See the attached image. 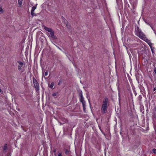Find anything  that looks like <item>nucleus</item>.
<instances>
[{
    "label": "nucleus",
    "mask_w": 156,
    "mask_h": 156,
    "mask_svg": "<svg viewBox=\"0 0 156 156\" xmlns=\"http://www.w3.org/2000/svg\"><path fill=\"white\" fill-rule=\"evenodd\" d=\"M135 33L136 35L142 40H143L146 37L145 35L141 31L140 29L138 27L135 29Z\"/></svg>",
    "instance_id": "1"
},
{
    "label": "nucleus",
    "mask_w": 156,
    "mask_h": 156,
    "mask_svg": "<svg viewBox=\"0 0 156 156\" xmlns=\"http://www.w3.org/2000/svg\"><path fill=\"white\" fill-rule=\"evenodd\" d=\"M108 99L107 98H105L103 101L102 106V112L105 113H106L107 109V104Z\"/></svg>",
    "instance_id": "2"
},
{
    "label": "nucleus",
    "mask_w": 156,
    "mask_h": 156,
    "mask_svg": "<svg viewBox=\"0 0 156 156\" xmlns=\"http://www.w3.org/2000/svg\"><path fill=\"white\" fill-rule=\"evenodd\" d=\"M33 81L34 86L36 88V91L38 90L39 89V83L34 77L33 78Z\"/></svg>",
    "instance_id": "3"
},
{
    "label": "nucleus",
    "mask_w": 156,
    "mask_h": 156,
    "mask_svg": "<svg viewBox=\"0 0 156 156\" xmlns=\"http://www.w3.org/2000/svg\"><path fill=\"white\" fill-rule=\"evenodd\" d=\"M145 42H146L149 45V46L151 48L152 45V44L151 43V41L148 40L147 38L146 37L144 38L143 40Z\"/></svg>",
    "instance_id": "4"
},
{
    "label": "nucleus",
    "mask_w": 156,
    "mask_h": 156,
    "mask_svg": "<svg viewBox=\"0 0 156 156\" xmlns=\"http://www.w3.org/2000/svg\"><path fill=\"white\" fill-rule=\"evenodd\" d=\"M17 62L19 64V65L18 66V69L20 71L21 70L22 67L23 66V62L20 61H18Z\"/></svg>",
    "instance_id": "5"
},
{
    "label": "nucleus",
    "mask_w": 156,
    "mask_h": 156,
    "mask_svg": "<svg viewBox=\"0 0 156 156\" xmlns=\"http://www.w3.org/2000/svg\"><path fill=\"white\" fill-rule=\"evenodd\" d=\"M80 101L82 103L83 107H84V105H85V102L84 100L83 97H80Z\"/></svg>",
    "instance_id": "6"
},
{
    "label": "nucleus",
    "mask_w": 156,
    "mask_h": 156,
    "mask_svg": "<svg viewBox=\"0 0 156 156\" xmlns=\"http://www.w3.org/2000/svg\"><path fill=\"white\" fill-rule=\"evenodd\" d=\"M50 34H49V36H51L53 38H55V36L54 35V31L52 30L51 32H50Z\"/></svg>",
    "instance_id": "7"
},
{
    "label": "nucleus",
    "mask_w": 156,
    "mask_h": 156,
    "mask_svg": "<svg viewBox=\"0 0 156 156\" xmlns=\"http://www.w3.org/2000/svg\"><path fill=\"white\" fill-rule=\"evenodd\" d=\"M44 29L46 31L50 32H51V31H52V30L51 29V28H48V27H46L45 26H44Z\"/></svg>",
    "instance_id": "8"
},
{
    "label": "nucleus",
    "mask_w": 156,
    "mask_h": 156,
    "mask_svg": "<svg viewBox=\"0 0 156 156\" xmlns=\"http://www.w3.org/2000/svg\"><path fill=\"white\" fill-rule=\"evenodd\" d=\"M23 1V0H18V3L19 7H22Z\"/></svg>",
    "instance_id": "9"
},
{
    "label": "nucleus",
    "mask_w": 156,
    "mask_h": 156,
    "mask_svg": "<svg viewBox=\"0 0 156 156\" xmlns=\"http://www.w3.org/2000/svg\"><path fill=\"white\" fill-rule=\"evenodd\" d=\"M37 5H36L34 6H33L32 8V9H31V13H32V12H34V10H35V9H36L37 8V6H36Z\"/></svg>",
    "instance_id": "10"
},
{
    "label": "nucleus",
    "mask_w": 156,
    "mask_h": 156,
    "mask_svg": "<svg viewBox=\"0 0 156 156\" xmlns=\"http://www.w3.org/2000/svg\"><path fill=\"white\" fill-rule=\"evenodd\" d=\"M7 149V144H5L3 147V152L5 153L6 152L5 151Z\"/></svg>",
    "instance_id": "11"
},
{
    "label": "nucleus",
    "mask_w": 156,
    "mask_h": 156,
    "mask_svg": "<svg viewBox=\"0 0 156 156\" xmlns=\"http://www.w3.org/2000/svg\"><path fill=\"white\" fill-rule=\"evenodd\" d=\"M64 150L65 151V154H66L68 155L69 154V152H70L69 150L67 149H65Z\"/></svg>",
    "instance_id": "12"
},
{
    "label": "nucleus",
    "mask_w": 156,
    "mask_h": 156,
    "mask_svg": "<svg viewBox=\"0 0 156 156\" xmlns=\"http://www.w3.org/2000/svg\"><path fill=\"white\" fill-rule=\"evenodd\" d=\"M54 86V83H52L49 86V87L51 88H53V87Z\"/></svg>",
    "instance_id": "13"
},
{
    "label": "nucleus",
    "mask_w": 156,
    "mask_h": 156,
    "mask_svg": "<svg viewBox=\"0 0 156 156\" xmlns=\"http://www.w3.org/2000/svg\"><path fill=\"white\" fill-rule=\"evenodd\" d=\"M3 10L2 8V7H0V14L2 13L3 12Z\"/></svg>",
    "instance_id": "14"
},
{
    "label": "nucleus",
    "mask_w": 156,
    "mask_h": 156,
    "mask_svg": "<svg viewBox=\"0 0 156 156\" xmlns=\"http://www.w3.org/2000/svg\"><path fill=\"white\" fill-rule=\"evenodd\" d=\"M79 95L80 97H82L83 96L82 94V92L81 91H80L79 92Z\"/></svg>",
    "instance_id": "15"
},
{
    "label": "nucleus",
    "mask_w": 156,
    "mask_h": 156,
    "mask_svg": "<svg viewBox=\"0 0 156 156\" xmlns=\"http://www.w3.org/2000/svg\"><path fill=\"white\" fill-rule=\"evenodd\" d=\"M31 14L32 17L37 16L36 14L34 13V12H32V13H31Z\"/></svg>",
    "instance_id": "16"
},
{
    "label": "nucleus",
    "mask_w": 156,
    "mask_h": 156,
    "mask_svg": "<svg viewBox=\"0 0 156 156\" xmlns=\"http://www.w3.org/2000/svg\"><path fill=\"white\" fill-rule=\"evenodd\" d=\"M48 71H46V72L44 73V76H47V75H48Z\"/></svg>",
    "instance_id": "17"
},
{
    "label": "nucleus",
    "mask_w": 156,
    "mask_h": 156,
    "mask_svg": "<svg viewBox=\"0 0 156 156\" xmlns=\"http://www.w3.org/2000/svg\"><path fill=\"white\" fill-rule=\"evenodd\" d=\"M153 152L156 154V149H153Z\"/></svg>",
    "instance_id": "18"
},
{
    "label": "nucleus",
    "mask_w": 156,
    "mask_h": 156,
    "mask_svg": "<svg viewBox=\"0 0 156 156\" xmlns=\"http://www.w3.org/2000/svg\"><path fill=\"white\" fill-rule=\"evenodd\" d=\"M57 93H55L52 94L53 96H55L57 95Z\"/></svg>",
    "instance_id": "19"
},
{
    "label": "nucleus",
    "mask_w": 156,
    "mask_h": 156,
    "mask_svg": "<svg viewBox=\"0 0 156 156\" xmlns=\"http://www.w3.org/2000/svg\"><path fill=\"white\" fill-rule=\"evenodd\" d=\"M58 156H63L62 155L61 153H58Z\"/></svg>",
    "instance_id": "20"
},
{
    "label": "nucleus",
    "mask_w": 156,
    "mask_h": 156,
    "mask_svg": "<svg viewBox=\"0 0 156 156\" xmlns=\"http://www.w3.org/2000/svg\"><path fill=\"white\" fill-rule=\"evenodd\" d=\"M52 151L54 153H55L56 152V150L54 148L52 150Z\"/></svg>",
    "instance_id": "21"
},
{
    "label": "nucleus",
    "mask_w": 156,
    "mask_h": 156,
    "mask_svg": "<svg viewBox=\"0 0 156 156\" xmlns=\"http://www.w3.org/2000/svg\"><path fill=\"white\" fill-rule=\"evenodd\" d=\"M154 71L156 75V68L154 69Z\"/></svg>",
    "instance_id": "22"
},
{
    "label": "nucleus",
    "mask_w": 156,
    "mask_h": 156,
    "mask_svg": "<svg viewBox=\"0 0 156 156\" xmlns=\"http://www.w3.org/2000/svg\"><path fill=\"white\" fill-rule=\"evenodd\" d=\"M154 91H155L156 90V87H154Z\"/></svg>",
    "instance_id": "23"
},
{
    "label": "nucleus",
    "mask_w": 156,
    "mask_h": 156,
    "mask_svg": "<svg viewBox=\"0 0 156 156\" xmlns=\"http://www.w3.org/2000/svg\"><path fill=\"white\" fill-rule=\"evenodd\" d=\"M67 23V21H66V22H65V23L66 24V26H67V24L66 23Z\"/></svg>",
    "instance_id": "24"
},
{
    "label": "nucleus",
    "mask_w": 156,
    "mask_h": 156,
    "mask_svg": "<svg viewBox=\"0 0 156 156\" xmlns=\"http://www.w3.org/2000/svg\"><path fill=\"white\" fill-rule=\"evenodd\" d=\"M58 85H60V83H58Z\"/></svg>",
    "instance_id": "25"
},
{
    "label": "nucleus",
    "mask_w": 156,
    "mask_h": 156,
    "mask_svg": "<svg viewBox=\"0 0 156 156\" xmlns=\"http://www.w3.org/2000/svg\"><path fill=\"white\" fill-rule=\"evenodd\" d=\"M55 156H56V154H55Z\"/></svg>",
    "instance_id": "26"
}]
</instances>
